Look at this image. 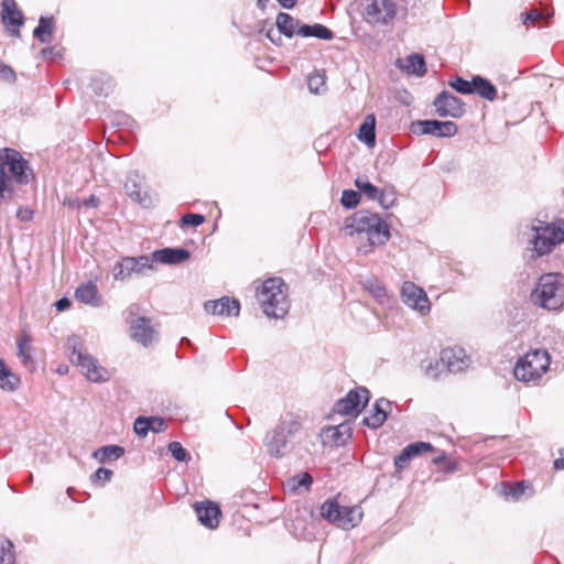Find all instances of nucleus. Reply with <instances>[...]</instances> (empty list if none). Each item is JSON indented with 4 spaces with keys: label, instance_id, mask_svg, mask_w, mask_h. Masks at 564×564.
<instances>
[{
    "label": "nucleus",
    "instance_id": "nucleus-1",
    "mask_svg": "<svg viewBox=\"0 0 564 564\" xmlns=\"http://www.w3.org/2000/svg\"><path fill=\"white\" fill-rule=\"evenodd\" d=\"M345 231L359 241L367 240V243L357 249L364 256L370 254L376 247L386 245L390 239V227L379 214H351L345 221Z\"/></svg>",
    "mask_w": 564,
    "mask_h": 564
},
{
    "label": "nucleus",
    "instance_id": "nucleus-2",
    "mask_svg": "<svg viewBox=\"0 0 564 564\" xmlns=\"http://www.w3.org/2000/svg\"><path fill=\"white\" fill-rule=\"evenodd\" d=\"M406 14V0H361V15L371 26H393L395 21Z\"/></svg>",
    "mask_w": 564,
    "mask_h": 564
},
{
    "label": "nucleus",
    "instance_id": "nucleus-3",
    "mask_svg": "<svg viewBox=\"0 0 564 564\" xmlns=\"http://www.w3.org/2000/svg\"><path fill=\"white\" fill-rule=\"evenodd\" d=\"M302 422L294 414H286L269 432L263 444L267 453L274 458H281L293 449V440L301 432Z\"/></svg>",
    "mask_w": 564,
    "mask_h": 564
},
{
    "label": "nucleus",
    "instance_id": "nucleus-4",
    "mask_svg": "<svg viewBox=\"0 0 564 564\" xmlns=\"http://www.w3.org/2000/svg\"><path fill=\"white\" fill-rule=\"evenodd\" d=\"M257 299L268 317L283 318L289 313L288 285L281 278L267 279L258 289Z\"/></svg>",
    "mask_w": 564,
    "mask_h": 564
},
{
    "label": "nucleus",
    "instance_id": "nucleus-5",
    "mask_svg": "<svg viewBox=\"0 0 564 564\" xmlns=\"http://www.w3.org/2000/svg\"><path fill=\"white\" fill-rule=\"evenodd\" d=\"M531 231L529 243L532 249L529 260L549 254L556 245L564 242V220L554 223L536 220L531 226Z\"/></svg>",
    "mask_w": 564,
    "mask_h": 564
},
{
    "label": "nucleus",
    "instance_id": "nucleus-6",
    "mask_svg": "<svg viewBox=\"0 0 564 564\" xmlns=\"http://www.w3.org/2000/svg\"><path fill=\"white\" fill-rule=\"evenodd\" d=\"M560 273L541 275L531 293L532 302L542 308L555 311L564 305V283Z\"/></svg>",
    "mask_w": 564,
    "mask_h": 564
},
{
    "label": "nucleus",
    "instance_id": "nucleus-7",
    "mask_svg": "<svg viewBox=\"0 0 564 564\" xmlns=\"http://www.w3.org/2000/svg\"><path fill=\"white\" fill-rule=\"evenodd\" d=\"M551 357L544 349H533L521 357L513 369L517 380L525 383H536L549 370Z\"/></svg>",
    "mask_w": 564,
    "mask_h": 564
},
{
    "label": "nucleus",
    "instance_id": "nucleus-8",
    "mask_svg": "<svg viewBox=\"0 0 564 564\" xmlns=\"http://www.w3.org/2000/svg\"><path fill=\"white\" fill-rule=\"evenodd\" d=\"M67 348L70 351L69 360L80 368V371L89 381L102 382L107 380V370L99 366L96 358L86 352L77 336L68 337Z\"/></svg>",
    "mask_w": 564,
    "mask_h": 564
},
{
    "label": "nucleus",
    "instance_id": "nucleus-9",
    "mask_svg": "<svg viewBox=\"0 0 564 564\" xmlns=\"http://www.w3.org/2000/svg\"><path fill=\"white\" fill-rule=\"evenodd\" d=\"M322 517L337 527L349 530L355 528L362 518L360 507H343L337 501L328 499L321 507Z\"/></svg>",
    "mask_w": 564,
    "mask_h": 564
},
{
    "label": "nucleus",
    "instance_id": "nucleus-10",
    "mask_svg": "<svg viewBox=\"0 0 564 564\" xmlns=\"http://www.w3.org/2000/svg\"><path fill=\"white\" fill-rule=\"evenodd\" d=\"M0 163L3 172H9V178L14 184H28L31 175V169L28 161L13 149L4 148L0 150Z\"/></svg>",
    "mask_w": 564,
    "mask_h": 564
},
{
    "label": "nucleus",
    "instance_id": "nucleus-11",
    "mask_svg": "<svg viewBox=\"0 0 564 564\" xmlns=\"http://www.w3.org/2000/svg\"><path fill=\"white\" fill-rule=\"evenodd\" d=\"M126 194L141 208L150 209L155 207L158 202L156 193L144 188V176L138 171L130 172L123 185Z\"/></svg>",
    "mask_w": 564,
    "mask_h": 564
},
{
    "label": "nucleus",
    "instance_id": "nucleus-12",
    "mask_svg": "<svg viewBox=\"0 0 564 564\" xmlns=\"http://www.w3.org/2000/svg\"><path fill=\"white\" fill-rule=\"evenodd\" d=\"M153 269L151 259L147 256L138 258L126 257L120 262L116 263L112 268V275L117 281H124L133 273L145 274L147 271Z\"/></svg>",
    "mask_w": 564,
    "mask_h": 564
},
{
    "label": "nucleus",
    "instance_id": "nucleus-13",
    "mask_svg": "<svg viewBox=\"0 0 564 564\" xmlns=\"http://www.w3.org/2000/svg\"><path fill=\"white\" fill-rule=\"evenodd\" d=\"M369 391L366 388L350 390L334 405V413L341 415H357L368 403Z\"/></svg>",
    "mask_w": 564,
    "mask_h": 564
},
{
    "label": "nucleus",
    "instance_id": "nucleus-14",
    "mask_svg": "<svg viewBox=\"0 0 564 564\" xmlns=\"http://www.w3.org/2000/svg\"><path fill=\"white\" fill-rule=\"evenodd\" d=\"M417 134H431L440 138H449L457 133V126L453 121L419 120L412 126Z\"/></svg>",
    "mask_w": 564,
    "mask_h": 564
},
{
    "label": "nucleus",
    "instance_id": "nucleus-15",
    "mask_svg": "<svg viewBox=\"0 0 564 564\" xmlns=\"http://www.w3.org/2000/svg\"><path fill=\"white\" fill-rule=\"evenodd\" d=\"M433 105L440 117L460 118L465 112L464 102L447 90L440 93Z\"/></svg>",
    "mask_w": 564,
    "mask_h": 564
},
{
    "label": "nucleus",
    "instance_id": "nucleus-16",
    "mask_svg": "<svg viewBox=\"0 0 564 564\" xmlns=\"http://www.w3.org/2000/svg\"><path fill=\"white\" fill-rule=\"evenodd\" d=\"M440 361L443 368L449 372H460L467 369L471 362L462 347H447L441 350Z\"/></svg>",
    "mask_w": 564,
    "mask_h": 564
},
{
    "label": "nucleus",
    "instance_id": "nucleus-17",
    "mask_svg": "<svg viewBox=\"0 0 564 564\" xmlns=\"http://www.w3.org/2000/svg\"><path fill=\"white\" fill-rule=\"evenodd\" d=\"M403 302L421 313L430 311V301L424 290L413 282H404L401 288Z\"/></svg>",
    "mask_w": 564,
    "mask_h": 564
},
{
    "label": "nucleus",
    "instance_id": "nucleus-18",
    "mask_svg": "<svg viewBox=\"0 0 564 564\" xmlns=\"http://www.w3.org/2000/svg\"><path fill=\"white\" fill-rule=\"evenodd\" d=\"M130 335L133 340L148 347L155 339L156 332L151 319L141 316L130 321Z\"/></svg>",
    "mask_w": 564,
    "mask_h": 564
},
{
    "label": "nucleus",
    "instance_id": "nucleus-19",
    "mask_svg": "<svg viewBox=\"0 0 564 564\" xmlns=\"http://www.w3.org/2000/svg\"><path fill=\"white\" fill-rule=\"evenodd\" d=\"M206 313L217 316H238L240 303L236 299L223 296L216 301H207L204 304Z\"/></svg>",
    "mask_w": 564,
    "mask_h": 564
},
{
    "label": "nucleus",
    "instance_id": "nucleus-20",
    "mask_svg": "<svg viewBox=\"0 0 564 564\" xmlns=\"http://www.w3.org/2000/svg\"><path fill=\"white\" fill-rule=\"evenodd\" d=\"M433 446L427 442H415L405 446L401 453L394 458V467L397 473H401L408 467L410 462L424 452L432 451Z\"/></svg>",
    "mask_w": 564,
    "mask_h": 564
},
{
    "label": "nucleus",
    "instance_id": "nucleus-21",
    "mask_svg": "<svg viewBox=\"0 0 564 564\" xmlns=\"http://www.w3.org/2000/svg\"><path fill=\"white\" fill-rule=\"evenodd\" d=\"M194 509L200 524L209 529L218 527L221 511L217 505L210 501L196 502Z\"/></svg>",
    "mask_w": 564,
    "mask_h": 564
},
{
    "label": "nucleus",
    "instance_id": "nucleus-22",
    "mask_svg": "<svg viewBox=\"0 0 564 564\" xmlns=\"http://www.w3.org/2000/svg\"><path fill=\"white\" fill-rule=\"evenodd\" d=\"M1 20L2 23L8 28H13L12 30H10L12 35L20 36L19 28L23 24V15L21 11L18 10L14 0L2 1Z\"/></svg>",
    "mask_w": 564,
    "mask_h": 564
},
{
    "label": "nucleus",
    "instance_id": "nucleus-23",
    "mask_svg": "<svg viewBox=\"0 0 564 564\" xmlns=\"http://www.w3.org/2000/svg\"><path fill=\"white\" fill-rule=\"evenodd\" d=\"M390 411L391 402L381 398L375 402L371 412L364 417L362 423L370 429H379L386 422Z\"/></svg>",
    "mask_w": 564,
    "mask_h": 564
},
{
    "label": "nucleus",
    "instance_id": "nucleus-24",
    "mask_svg": "<svg viewBox=\"0 0 564 564\" xmlns=\"http://www.w3.org/2000/svg\"><path fill=\"white\" fill-rule=\"evenodd\" d=\"M166 429L167 424L161 416H138L133 424V430L140 437H145L149 432L162 433Z\"/></svg>",
    "mask_w": 564,
    "mask_h": 564
},
{
    "label": "nucleus",
    "instance_id": "nucleus-25",
    "mask_svg": "<svg viewBox=\"0 0 564 564\" xmlns=\"http://www.w3.org/2000/svg\"><path fill=\"white\" fill-rule=\"evenodd\" d=\"M191 253L184 248H163L152 253L151 262H160L163 264H180L188 260Z\"/></svg>",
    "mask_w": 564,
    "mask_h": 564
},
{
    "label": "nucleus",
    "instance_id": "nucleus-26",
    "mask_svg": "<svg viewBox=\"0 0 564 564\" xmlns=\"http://www.w3.org/2000/svg\"><path fill=\"white\" fill-rule=\"evenodd\" d=\"M395 66L409 75H416L419 77L426 73L424 56L416 53L410 54L405 58H398Z\"/></svg>",
    "mask_w": 564,
    "mask_h": 564
},
{
    "label": "nucleus",
    "instance_id": "nucleus-27",
    "mask_svg": "<svg viewBox=\"0 0 564 564\" xmlns=\"http://www.w3.org/2000/svg\"><path fill=\"white\" fill-rule=\"evenodd\" d=\"M75 297L78 302L90 305L93 307H98L101 305L98 288L93 282L79 285L76 289Z\"/></svg>",
    "mask_w": 564,
    "mask_h": 564
},
{
    "label": "nucleus",
    "instance_id": "nucleus-28",
    "mask_svg": "<svg viewBox=\"0 0 564 564\" xmlns=\"http://www.w3.org/2000/svg\"><path fill=\"white\" fill-rule=\"evenodd\" d=\"M471 85L473 94H477L488 101H494L498 96L497 88L487 78L480 75L473 76Z\"/></svg>",
    "mask_w": 564,
    "mask_h": 564
},
{
    "label": "nucleus",
    "instance_id": "nucleus-29",
    "mask_svg": "<svg viewBox=\"0 0 564 564\" xmlns=\"http://www.w3.org/2000/svg\"><path fill=\"white\" fill-rule=\"evenodd\" d=\"M297 34L303 37L313 36L326 41H330L334 39V32L329 30L327 26L319 23H315L313 25L302 24L297 29Z\"/></svg>",
    "mask_w": 564,
    "mask_h": 564
},
{
    "label": "nucleus",
    "instance_id": "nucleus-30",
    "mask_svg": "<svg viewBox=\"0 0 564 564\" xmlns=\"http://www.w3.org/2000/svg\"><path fill=\"white\" fill-rule=\"evenodd\" d=\"M275 24L278 31L286 37H292L294 34H297V29L302 25L299 20L285 12L278 13Z\"/></svg>",
    "mask_w": 564,
    "mask_h": 564
},
{
    "label": "nucleus",
    "instance_id": "nucleus-31",
    "mask_svg": "<svg viewBox=\"0 0 564 564\" xmlns=\"http://www.w3.org/2000/svg\"><path fill=\"white\" fill-rule=\"evenodd\" d=\"M358 139L365 142L368 147H373L376 143V118L373 115H368L359 127Z\"/></svg>",
    "mask_w": 564,
    "mask_h": 564
},
{
    "label": "nucleus",
    "instance_id": "nucleus-32",
    "mask_svg": "<svg viewBox=\"0 0 564 564\" xmlns=\"http://www.w3.org/2000/svg\"><path fill=\"white\" fill-rule=\"evenodd\" d=\"M54 31V18L53 17H41L37 26L33 31V36L41 43L47 44L51 42V37Z\"/></svg>",
    "mask_w": 564,
    "mask_h": 564
},
{
    "label": "nucleus",
    "instance_id": "nucleus-33",
    "mask_svg": "<svg viewBox=\"0 0 564 564\" xmlns=\"http://www.w3.org/2000/svg\"><path fill=\"white\" fill-rule=\"evenodd\" d=\"M18 357L21 359L24 367L30 370L34 369V360L31 354V337L26 334H23L18 340Z\"/></svg>",
    "mask_w": 564,
    "mask_h": 564
},
{
    "label": "nucleus",
    "instance_id": "nucleus-34",
    "mask_svg": "<svg viewBox=\"0 0 564 564\" xmlns=\"http://www.w3.org/2000/svg\"><path fill=\"white\" fill-rule=\"evenodd\" d=\"M364 288L381 304L388 301V292L384 284L377 278H369L364 282Z\"/></svg>",
    "mask_w": 564,
    "mask_h": 564
},
{
    "label": "nucleus",
    "instance_id": "nucleus-35",
    "mask_svg": "<svg viewBox=\"0 0 564 564\" xmlns=\"http://www.w3.org/2000/svg\"><path fill=\"white\" fill-rule=\"evenodd\" d=\"M19 383V377L7 367L2 359H0V388L8 391H14Z\"/></svg>",
    "mask_w": 564,
    "mask_h": 564
},
{
    "label": "nucleus",
    "instance_id": "nucleus-36",
    "mask_svg": "<svg viewBox=\"0 0 564 564\" xmlns=\"http://www.w3.org/2000/svg\"><path fill=\"white\" fill-rule=\"evenodd\" d=\"M123 454V447L118 445H107L95 451L94 457L100 463H105L110 459H119Z\"/></svg>",
    "mask_w": 564,
    "mask_h": 564
},
{
    "label": "nucleus",
    "instance_id": "nucleus-37",
    "mask_svg": "<svg viewBox=\"0 0 564 564\" xmlns=\"http://www.w3.org/2000/svg\"><path fill=\"white\" fill-rule=\"evenodd\" d=\"M355 186L358 188L359 194H364L371 200H377L379 195V188L371 184L367 177H357Z\"/></svg>",
    "mask_w": 564,
    "mask_h": 564
},
{
    "label": "nucleus",
    "instance_id": "nucleus-38",
    "mask_svg": "<svg viewBox=\"0 0 564 564\" xmlns=\"http://www.w3.org/2000/svg\"><path fill=\"white\" fill-rule=\"evenodd\" d=\"M329 436L336 444L345 443L346 438L350 437V427L347 424H339L337 426H329L326 430Z\"/></svg>",
    "mask_w": 564,
    "mask_h": 564
},
{
    "label": "nucleus",
    "instance_id": "nucleus-39",
    "mask_svg": "<svg viewBox=\"0 0 564 564\" xmlns=\"http://www.w3.org/2000/svg\"><path fill=\"white\" fill-rule=\"evenodd\" d=\"M13 544L0 536V564H14Z\"/></svg>",
    "mask_w": 564,
    "mask_h": 564
},
{
    "label": "nucleus",
    "instance_id": "nucleus-40",
    "mask_svg": "<svg viewBox=\"0 0 564 564\" xmlns=\"http://www.w3.org/2000/svg\"><path fill=\"white\" fill-rule=\"evenodd\" d=\"M172 457L177 462H187L191 459L189 453L182 446L180 442H171L167 446Z\"/></svg>",
    "mask_w": 564,
    "mask_h": 564
},
{
    "label": "nucleus",
    "instance_id": "nucleus-41",
    "mask_svg": "<svg viewBox=\"0 0 564 564\" xmlns=\"http://www.w3.org/2000/svg\"><path fill=\"white\" fill-rule=\"evenodd\" d=\"M360 200V194L358 191L345 189L341 194V205L347 208H355Z\"/></svg>",
    "mask_w": 564,
    "mask_h": 564
},
{
    "label": "nucleus",
    "instance_id": "nucleus-42",
    "mask_svg": "<svg viewBox=\"0 0 564 564\" xmlns=\"http://www.w3.org/2000/svg\"><path fill=\"white\" fill-rule=\"evenodd\" d=\"M449 86L455 89L459 94L470 95L473 94V85L471 80H467L463 77H455L449 82Z\"/></svg>",
    "mask_w": 564,
    "mask_h": 564
},
{
    "label": "nucleus",
    "instance_id": "nucleus-43",
    "mask_svg": "<svg viewBox=\"0 0 564 564\" xmlns=\"http://www.w3.org/2000/svg\"><path fill=\"white\" fill-rule=\"evenodd\" d=\"M307 86L311 93L321 94L325 86V76L321 73H314L308 76Z\"/></svg>",
    "mask_w": 564,
    "mask_h": 564
},
{
    "label": "nucleus",
    "instance_id": "nucleus-44",
    "mask_svg": "<svg viewBox=\"0 0 564 564\" xmlns=\"http://www.w3.org/2000/svg\"><path fill=\"white\" fill-rule=\"evenodd\" d=\"M377 200L383 209H389L394 206L397 197L392 189L380 191Z\"/></svg>",
    "mask_w": 564,
    "mask_h": 564
},
{
    "label": "nucleus",
    "instance_id": "nucleus-45",
    "mask_svg": "<svg viewBox=\"0 0 564 564\" xmlns=\"http://www.w3.org/2000/svg\"><path fill=\"white\" fill-rule=\"evenodd\" d=\"M440 366H442L440 360L429 359L423 361L425 375L433 379H436L440 376Z\"/></svg>",
    "mask_w": 564,
    "mask_h": 564
},
{
    "label": "nucleus",
    "instance_id": "nucleus-46",
    "mask_svg": "<svg viewBox=\"0 0 564 564\" xmlns=\"http://www.w3.org/2000/svg\"><path fill=\"white\" fill-rule=\"evenodd\" d=\"M205 221L203 214H184L181 218V226H193L197 227Z\"/></svg>",
    "mask_w": 564,
    "mask_h": 564
},
{
    "label": "nucleus",
    "instance_id": "nucleus-47",
    "mask_svg": "<svg viewBox=\"0 0 564 564\" xmlns=\"http://www.w3.org/2000/svg\"><path fill=\"white\" fill-rule=\"evenodd\" d=\"M523 24L528 23H535L538 21H541L544 19V15L542 12H540L536 9H531L529 11H525L521 14Z\"/></svg>",
    "mask_w": 564,
    "mask_h": 564
},
{
    "label": "nucleus",
    "instance_id": "nucleus-48",
    "mask_svg": "<svg viewBox=\"0 0 564 564\" xmlns=\"http://www.w3.org/2000/svg\"><path fill=\"white\" fill-rule=\"evenodd\" d=\"M15 78L17 77L13 69L0 61V79L6 83L12 84L15 82Z\"/></svg>",
    "mask_w": 564,
    "mask_h": 564
},
{
    "label": "nucleus",
    "instance_id": "nucleus-49",
    "mask_svg": "<svg viewBox=\"0 0 564 564\" xmlns=\"http://www.w3.org/2000/svg\"><path fill=\"white\" fill-rule=\"evenodd\" d=\"M112 471L110 469L100 467L91 475V481L96 482L98 480L109 481L111 479Z\"/></svg>",
    "mask_w": 564,
    "mask_h": 564
},
{
    "label": "nucleus",
    "instance_id": "nucleus-50",
    "mask_svg": "<svg viewBox=\"0 0 564 564\" xmlns=\"http://www.w3.org/2000/svg\"><path fill=\"white\" fill-rule=\"evenodd\" d=\"M293 480L295 481L294 487L308 488L313 482V478L308 473H303L301 475H297L296 477L293 478Z\"/></svg>",
    "mask_w": 564,
    "mask_h": 564
},
{
    "label": "nucleus",
    "instance_id": "nucleus-51",
    "mask_svg": "<svg viewBox=\"0 0 564 564\" xmlns=\"http://www.w3.org/2000/svg\"><path fill=\"white\" fill-rule=\"evenodd\" d=\"M83 198L80 197H68L64 200V206L69 209H82L84 208V205H82Z\"/></svg>",
    "mask_w": 564,
    "mask_h": 564
},
{
    "label": "nucleus",
    "instance_id": "nucleus-52",
    "mask_svg": "<svg viewBox=\"0 0 564 564\" xmlns=\"http://www.w3.org/2000/svg\"><path fill=\"white\" fill-rule=\"evenodd\" d=\"M99 204H100L99 197H97L94 194L89 195V197H87V198H83V203H82V205H84V208H87V209L98 208Z\"/></svg>",
    "mask_w": 564,
    "mask_h": 564
},
{
    "label": "nucleus",
    "instance_id": "nucleus-53",
    "mask_svg": "<svg viewBox=\"0 0 564 564\" xmlns=\"http://www.w3.org/2000/svg\"><path fill=\"white\" fill-rule=\"evenodd\" d=\"M525 487L523 484H517L514 487L510 489L508 492L509 496L512 497L514 500H519L520 497L524 494Z\"/></svg>",
    "mask_w": 564,
    "mask_h": 564
},
{
    "label": "nucleus",
    "instance_id": "nucleus-54",
    "mask_svg": "<svg viewBox=\"0 0 564 564\" xmlns=\"http://www.w3.org/2000/svg\"><path fill=\"white\" fill-rule=\"evenodd\" d=\"M55 306H56V310L59 312L65 311L66 308H68L70 306V301L67 297L59 299L55 303Z\"/></svg>",
    "mask_w": 564,
    "mask_h": 564
},
{
    "label": "nucleus",
    "instance_id": "nucleus-55",
    "mask_svg": "<svg viewBox=\"0 0 564 564\" xmlns=\"http://www.w3.org/2000/svg\"><path fill=\"white\" fill-rule=\"evenodd\" d=\"M284 9H292L296 4V0H276Z\"/></svg>",
    "mask_w": 564,
    "mask_h": 564
},
{
    "label": "nucleus",
    "instance_id": "nucleus-56",
    "mask_svg": "<svg viewBox=\"0 0 564 564\" xmlns=\"http://www.w3.org/2000/svg\"><path fill=\"white\" fill-rule=\"evenodd\" d=\"M554 468L556 470H562L564 469V458H557L554 460Z\"/></svg>",
    "mask_w": 564,
    "mask_h": 564
},
{
    "label": "nucleus",
    "instance_id": "nucleus-57",
    "mask_svg": "<svg viewBox=\"0 0 564 564\" xmlns=\"http://www.w3.org/2000/svg\"><path fill=\"white\" fill-rule=\"evenodd\" d=\"M33 214H17L21 221H30Z\"/></svg>",
    "mask_w": 564,
    "mask_h": 564
},
{
    "label": "nucleus",
    "instance_id": "nucleus-58",
    "mask_svg": "<svg viewBox=\"0 0 564 564\" xmlns=\"http://www.w3.org/2000/svg\"><path fill=\"white\" fill-rule=\"evenodd\" d=\"M444 460H445V455L443 454V455H441V456L435 457V458L433 459V463H434L435 465H440V464H441L442 462H444Z\"/></svg>",
    "mask_w": 564,
    "mask_h": 564
},
{
    "label": "nucleus",
    "instance_id": "nucleus-59",
    "mask_svg": "<svg viewBox=\"0 0 564 564\" xmlns=\"http://www.w3.org/2000/svg\"><path fill=\"white\" fill-rule=\"evenodd\" d=\"M269 2V0H258L257 3H258V7L260 9H264L267 7V3Z\"/></svg>",
    "mask_w": 564,
    "mask_h": 564
},
{
    "label": "nucleus",
    "instance_id": "nucleus-60",
    "mask_svg": "<svg viewBox=\"0 0 564 564\" xmlns=\"http://www.w3.org/2000/svg\"><path fill=\"white\" fill-rule=\"evenodd\" d=\"M272 31H273L272 29H271V30H269V31H268V33H267V36H268L272 42H274V40L272 39V35H271Z\"/></svg>",
    "mask_w": 564,
    "mask_h": 564
},
{
    "label": "nucleus",
    "instance_id": "nucleus-61",
    "mask_svg": "<svg viewBox=\"0 0 564 564\" xmlns=\"http://www.w3.org/2000/svg\"><path fill=\"white\" fill-rule=\"evenodd\" d=\"M51 51H52L51 48H44V50L42 51V53H43V55H46V53H47V52H51Z\"/></svg>",
    "mask_w": 564,
    "mask_h": 564
}]
</instances>
